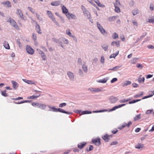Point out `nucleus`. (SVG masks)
I'll list each match as a JSON object with an SVG mask.
<instances>
[{"mask_svg":"<svg viewBox=\"0 0 154 154\" xmlns=\"http://www.w3.org/2000/svg\"><path fill=\"white\" fill-rule=\"evenodd\" d=\"M48 106L49 108L51 109L48 110L49 111H53L54 112H60L65 113L68 115L72 114V112L66 111L60 108H57L51 106L50 105H48Z\"/></svg>","mask_w":154,"mask_h":154,"instance_id":"nucleus-1","label":"nucleus"},{"mask_svg":"<svg viewBox=\"0 0 154 154\" xmlns=\"http://www.w3.org/2000/svg\"><path fill=\"white\" fill-rule=\"evenodd\" d=\"M48 106L49 108L51 109L48 110L49 111H53L54 112H60L65 113L68 115L72 114V112L66 111L60 108H57L51 106L50 105H48Z\"/></svg>","mask_w":154,"mask_h":154,"instance_id":"nucleus-2","label":"nucleus"},{"mask_svg":"<svg viewBox=\"0 0 154 154\" xmlns=\"http://www.w3.org/2000/svg\"><path fill=\"white\" fill-rule=\"evenodd\" d=\"M48 106L49 108L51 109L48 110L49 111H53L54 112H60L65 113L68 115L72 114V112L66 111L60 108H57L51 106L50 105H48Z\"/></svg>","mask_w":154,"mask_h":154,"instance_id":"nucleus-3","label":"nucleus"},{"mask_svg":"<svg viewBox=\"0 0 154 154\" xmlns=\"http://www.w3.org/2000/svg\"><path fill=\"white\" fill-rule=\"evenodd\" d=\"M32 105L33 106H36L42 110H45L47 108V105L45 104L38 103L33 102Z\"/></svg>","mask_w":154,"mask_h":154,"instance_id":"nucleus-4","label":"nucleus"},{"mask_svg":"<svg viewBox=\"0 0 154 154\" xmlns=\"http://www.w3.org/2000/svg\"><path fill=\"white\" fill-rule=\"evenodd\" d=\"M9 20H10L8 21L7 22L10 23L11 24L17 29L19 30L20 28L14 20L11 18H10Z\"/></svg>","mask_w":154,"mask_h":154,"instance_id":"nucleus-5","label":"nucleus"},{"mask_svg":"<svg viewBox=\"0 0 154 154\" xmlns=\"http://www.w3.org/2000/svg\"><path fill=\"white\" fill-rule=\"evenodd\" d=\"M97 26L98 28L100 31V32L103 35L106 36L107 35V33L105 30L103 28L100 24L98 22H97Z\"/></svg>","mask_w":154,"mask_h":154,"instance_id":"nucleus-6","label":"nucleus"},{"mask_svg":"<svg viewBox=\"0 0 154 154\" xmlns=\"http://www.w3.org/2000/svg\"><path fill=\"white\" fill-rule=\"evenodd\" d=\"M112 137V135H108L107 134H106L102 137V138L106 142H108L109 141L110 138Z\"/></svg>","mask_w":154,"mask_h":154,"instance_id":"nucleus-7","label":"nucleus"},{"mask_svg":"<svg viewBox=\"0 0 154 154\" xmlns=\"http://www.w3.org/2000/svg\"><path fill=\"white\" fill-rule=\"evenodd\" d=\"M92 142L97 146H99L101 144L100 139L98 137L93 139Z\"/></svg>","mask_w":154,"mask_h":154,"instance_id":"nucleus-8","label":"nucleus"},{"mask_svg":"<svg viewBox=\"0 0 154 154\" xmlns=\"http://www.w3.org/2000/svg\"><path fill=\"white\" fill-rule=\"evenodd\" d=\"M27 52L30 54H33L34 52V50L29 45H27L26 47Z\"/></svg>","mask_w":154,"mask_h":154,"instance_id":"nucleus-9","label":"nucleus"},{"mask_svg":"<svg viewBox=\"0 0 154 154\" xmlns=\"http://www.w3.org/2000/svg\"><path fill=\"white\" fill-rule=\"evenodd\" d=\"M82 10L84 15L87 17L88 19H89L91 18V14L89 11L86 9V8L83 9L82 8Z\"/></svg>","mask_w":154,"mask_h":154,"instance_id":"nucleus-10","label":"nucleus"},{"mask_svg":"<svg viewBox=\"0 0 154 154\" xmlns=\"http://www.w3.org/2000/svg\"><path fill=\"white\" fill-rule=\"evenodd\" d=\"M118 100L117 97L112 96L110 97L109 98V100L111 103H114L117 101Z\"/></svg>","mask_w":154,"mask_h":154,"instance_id":"nucleus-11","label":"nucleus"},{"mask_svg":"<svg viewBox=\"0 0 154 154\" xmlns=\"http://www.w3.org/2000/svg\"><path fill=\"white\" fill-rule=\"evenodd\" d=\"M67 75L71 81H73L74 79V75L73 73L70 72H67Z\"/></svg>","mask_w":154,"mask_h":154,"instance_id":"nucleus-12","label":"nucleus"},{"mask_svg":"<svg viewBox=\"0 0 154 154\" xmlns=\"http://www.w3.org/2000/svg\"><path fill=\"white\" fill-rule=\"evenodd\" d=\"M88 90H90L91 92H100L102 91L101 89L98 88H89Z\"/></svg>","mask_w":154,"mask_h":154,"instance_id":"nucleus-13","label":"nucleus"},{"mask_svg":"<svg viewBox=\"0 0 154 154\" xmlns=\"http://www.w3.org/2000/svg\"><path fill=\"white\" fill-rule=\"evenodd\" d=\"M16 13L21 18H22L23 20H26L23 17V15L22 12L20 10L17 9V10Z\"/></svg>","mask_w":154,"mask_h":154,"instance_id":"nucleus-14","label":"nucleus"},{"mask_svg":"<svg viewBox=\"0 0 154 154\" xmlns=\"http://www.w3.org/2000/svg\"><path fill=\"white\" fill-rule=\"evenodd\" d=\"M86 143L85 142H83V143H81L78 145V147L80 149H82L86 145Z\"/></svg>","mask_w":154,"mask_h":154,"instance_id":"nucleus-15","label":"nucleus"},{"mask_svg":"<svg viewBox=\"0 0 154 154\" xmlns=\"http://www.w3.org/2000/svg\"><path fill=\"white\" fill-rule=\"evenodd\" d=\"M11 82L13 84L12 87L14 89H16L18 87V84L16 82L14 81H12Z\"/></svg>","mask_w":154,"mask_h":154,"instance_id":"nucleus-16","label":"nucleus"},{"mask_svg":"<svg viewBox=\"0 0 154 154\" xmlns=\"http://www.w3.org/2000/svg\"><path fill=\"white\" fill-rule=\"evenodd\" d=\"M35 29L37 32L39 34H42V32H41L40 26L39 25L37 24L35 27Z\"/></svg>","mask_w":154,"mask_h":154,"instance_id":"nucleus-17","label":"nucleus"},{"mask_svg":"<svg viewBox=\"0 0 154 154\" xmlns=\"http://www.w3.org/2000/svg\"><path fill=\"white\" fill-rule=\"evenodd\" d=\"M118 17L117 16H113L112 17H110L108 18V20L109 21H114Z\"/></svg>","mask_w":154,"mask_h":154,"instance_id":"nucleus-18","label":"nucleus"},{"mask_svg":"<svg viewBox=\"0 0 154 154\" xmlns=\"http://www.w3.org/2000/svg\"><path fill=\"white\" fill-rule=\"evenodd\" d=\"M101 47L105 51H106L108 49V45L106 44H102Z\"/></svg>","mask_w":154,"mask_h":154,"instance_id":"nucleus-19","label":"nucleus"},{"mask_svg":"<svg viewBox=\"0 0 154 154\" xmlns=\"http://www.w3.org/2000/svg\"><path fill=\"white\" fill-rule=\"evenodd\" d=\"M51 5L52 6H57L60 5V2L59 1H56L52 2Z\"/></svg>","mask_w":154,"mask_h":154,"instance_id":"nucleus-20","label":"nucleus"},{"mask_svg":"<svg viewBox=\"0 0 154 154\" xmlns=\"http://www.w3.org/2000/svg\"><path fill=\"white\" fill-rule=\"evenodd\" d=\"M47 13L48 17L51 18L52 20L53 19V18H54V16L51 11H47Z\"/></svg>","mask_w":154,"mask_h":154,"instance_id":"nucleus-21","label":"nucleus"},{"mask_svg":"<svg viewBox=\"0 0 154 154\" xmlns=\"http://www.w3.org/2000/svg\"><path fill=\"white\" fill-rule=\"evenodd\" d=\"M23 81L29 84H35V83L33 81L26 79H23Z\"/></svg>","mask_w":154,"mask_h":154,"instance_id":"nucleus-22","label":"nucleus"},{"mask_svg":"<svg viewBox=\"0 0 154 154\" xmlns=\"http://www.w3.org/2000/svg\"><path fill=\"white\" fill-rule=\"evenodd\" d=\"M63 13L64 14H67L68 12V10L66 8L64 5H63L62 7Z\"/></svg>","mask_w":154,"mask_h":154,"instance_id":"nucleus-23","label":"nucleus"},{"mask_svg":"<svg viewBox=\"0 0 154 154\" xmlns=\"http://www.w3.org/2000/svg\"><path fill=\"white\" fill-rule=\"evenodd\" d=\"M108 80L107 78H104L102 79L99 80L98 81V82L99 83H106Z\"/></svg>","mask_w":154,"mask_h":154,"instance_id":"nucleus-24","label":"nucleus"},{"mask_svg":"<svg viewBox=\"0 0 154 154\" xmlns=\"http://www.w3.org/2000/svg\"><path fill=\"white\" fill-rule=\"evenodd\" d=\"M144 147V145L140 143H137L135 146V148L137 149H140Z\"/></svg>","mask_w":154,"mask_h":154,"instance_id":"nucleus-25","label":"nucleus"},{"mask_svg":"<svg viewBox=\"0 0 154 154\" xmlns=\"http://www.w3.org/2000/svg\"><path fill=\"white\" fill-rule=\"evenodd\" d=\"M82 68L84 72L87 73L88 72V67L87 66L83 64L82 66Z\"/></svg>","mask_w":154,"mask_h":154,"instance_id":"nucleus-26","label":"nucleus"},{"mask_svg":"<svg viewBox=\"0 0 154 154\" xmlns=\"http://www.w3.org/2000/svg\"><path fill=\"white\" fill-rule=\"evenodd\" d=\"M138 59V58L137 57H135L133 58L132 59L131 61V63L132 64H135L137 62V60Z\"/></svg>","mask_w":154,"mask_h":154,"instance_id":"nucleus-27","label":"nucleus"},{"mask_svg":"<svg viewBox=\"0 0 154 154\" xmlns=\"http://www.w3.org/2000/svg\"><path fill=\"white\" fill-rule=\"evenodd\" d=\"M3 4L5 5L8 8H9L11 6L10 2L9 1H7L5 2H3Z\"/></svg>","mask_w":154,"mask_h":154,"instance_id":"nucleus-28","label":"nucleus"},{"mask_svg":"<svg viewBox=\"0 0 154 154\" xmlns=\"http://www.w3.org/2000/svg\"><path fill=\"white\" fill-rule=\"evenodd\" d=\"M41 95L40 94H39L38 95H32L30 97H27V99H35L37 98V97H38Z\"/></svg>","mask_w":154,"mask_h":154,"instance_id":"nucleus-29","label":"nucleus"},{"mask_svg":"<svg viewBox=\"0 0 154 154\" xmlns=\"http://www.w3.org/2000/svg\"><path fill=\"white\" fill-rule=\"evenodd\" d=\"M132 13L134 15H135L139 13V11L137 9L134 10L132 11Z\"/></svg>","mask_w":154,"mask_h":154,"instance_id":"nucleus-30","label":"nucleus"},{"mask_svg":"<svg viewBox=\"0 0 154 154\" xmlns=\"http://www.w3.org/2000/svg\"><path fill=\"white\" fill-rule=\"evenodd\" d=\"M117 5L116 4H114V6L115 7V11L117 13H119L120 12V10L119 8L117 7Z\"/></svg>","mask_w":154,"mask_h":154,"instance_id":"nucleus-31","label":"nucleus"},{"mask_svg":"<svg viewBox=\"0 0 154 154\" xmlns=\"http://www.w3.org/2000/svg\"><path fill=\"white\" fill-rule=\"evenodd\" d=\"M1 94L2 95L4 96V97H7L8 96V94L6 93V91L5 90L4 91H1Z\"/></svg>","mask_w":154,"mask_h":154,"instance_id":"nucleus-32","label":"nucleus"},{"mask_svg":"<svg viewBox=\"0 0 154 154\" xmlns=\"http://www.w3.org/2000/svg\"><path fill=\"white\" fill-rule=\"evenodd\" d=\"M31 102L29 100H23V101H21L20 102H18L17 103H16L15 102H14V103L16 104H20L21 103H26V102Z\"/></svg>","mask_w":154,"mask_h":154,"instance_id":"nucleus-33","label":"nucleus"},{"mask_svg":"<svg viewBox=\"0 0 154 154\" xmlns=\"http://www.w3.org/2000/svg\"><path fill=\"white\" fill-rule=\"evenodd\" d=\"M61 40L63 41L64 44H67L69 43V41L68 40L66 39L65 38H61Z\"/></svg>","mask_w":154,"mask_h":154,"instance_id":"nucleus-34","label":"nucleus"},{"mask_svg":"<svg viewBox=\"0 0 154 154\" xmlns=\"http://www.w3.org/2000/svg\"><path fill=\"white\" fill-rule=\"evenodd\" d=\"M131 99L130 98L127 100L124 99L123 100H120L119 102L120 103H125L128 102L129 101L131 100Z\"/></svg>","mask_w":154,"mask_h":154,"instance_id":"nucleus-35","label":"nucleus"},{"mask_svg":"<svg viewBox=\"0 0 154 154\" xmlns=\"http://www.w3.org/2000/svg\"><path fill=\"white\" fill-rule=\"evenodd\" d=\"M119 52L118 51L115 54H113L109 56V58H115V57L117 56L119 54Z\"/></svg>","mask_w":154,"mask_h":154,"instance_id":"nucleus-36","label":"nucleus"},{"mask_svg":"<svg viewBox=\"0 0 154 154\" xmlns=\"http://www.w3.org/2000/svg\"><path fill=\"white\" fill-rule=\"evenodd\" d=\"M92 113L91 111H82V114H91Z\"/></svg>","mask_w":154,"mask_h":154,"instance_id":"nucleus-37","label":"nucleus"},{"mask_svg":"<svg viewBox=\"0 0 154 154\" xmlns=\"http://www.w3.org/2000/svg\"><path fill=\"white\" fill-rule=\"evenodd\" d=\"M95 2L97 4L98 6L100 7H103L104 6L103 5L100 3L98 0H97Z\"/></svg>","mask_w":154,"mask_h":154,"instance_id":"nucleus-38","label":"nucleus"},{"mask_svg":"<svg viewBox=\"0 0 154 154\" xmlns=\"http://www.w3.org/2000/svg\"><path fill=\"white\" fill-rule=\"evenodd\" d=\"M141 100V99L133 100L131 101H129V103L130 104H131L132 103H135L139 101H140Z\"/></svg>","mask_w":154,"mask_h":154,"instance_id":"nucleus-39","label":"nucleus"},{"mask_svg":"<svg viewBox=\"0 0 154 154\" xmlns=\"http://www.w3.org/2000/svg\"><path fill=\"white\" fill-rule=\"evenodd\" d=\"M118 35L116 33L114 32L113 33L112 36V38L113 39H115L117 38H118Z\"/></svg>","mask_w":154,"mask_h":154,"instance_id":"nucleus-40","label":"nucleus"},{"mask_svg":"<svg viewBox=\"0 0 154 154\" xmlns=\"http://www.w3.org/2000/svg\"><path fill=\"white\" fill-rule=\"evenodd\" d=\"M141 118L140 117V114H139L136 116L134 118V121L138 120Z\"/></svg>","mask_w":154,"mask_h":154,"instance_id":"nucleus-41","label":"nucleus"},{"mask_svg":"<svg viewBox=\"0 0 154 154\" xmlns=\"http://www.w3.org/2000/svg\"><path fill=\"white\" fill-rule=\"evenodd\" d=\"M145 80V78L144 77H143L142 78H139L138 79V81L139 83H141L142 82L143 83Z\"/></svg>","mask_w":154,"mask_h":154,"instance_id":"nucleus-42","label":"nucleus"},{"mask_svg":"<svg viewBox=\"0 0 154 154\" xmlns=\"http://www.w3.org/2000/svg\"><path fill=\"white\" fill-rule=\"evenodd\" d=\"M94 148L93 146L92 145H90L89 149H88V148H86V151L87 152H89L92 150Z\"/></svg>","mask_w":154,"mask_h":154,"instance_id":"nucleus-43","label":"nucleus"},{"mask_svg":"<svg viewBox=\"0 0 154 154\" xmlns=\"http://www.w3.org/2000/svg\"><path fill=\"white\" fill-rule=\"evenodd\" d=\"M131 81H126L123 85V86H127L130 85L131 84Z\"/></svg>","mask_w":154,"mask_h":154,"instance_id":"nucleus-44","label":"nucleus"},{"mask_svg":"<svg viewBox=\"0 0 154 154\" xmlns=\"http://www.w3.org/2000/svg\"><path fill=\"white\" fill-rule=\"evenodd\" d=\"M136 67L140 69H142L143 67V65L140 63H137L136 65Z\"/></svg>","mask_w":154,"mask_h":154,"instance_id":"nucleus-45","label":"nucleus"},{"mask_svg":"<svg viewBox=\"0 0 154 154\" xmlns=\"http://www.w3.org/2000/svg\"><path fill=\"white\" fill-rule=\"evenodd\" d=\"M4 45L5 48L8 49H10V46L8 44L5 43H4Z\"/></svg>","mask_w":154,"mask_h":154,"instance_id":"nucleus-46","label":"nucleus"},{"mask_svg":"<svg viewBox=\"0 0 154 154\" xmlns=\"http://www.w3.org/2000/svg\"><path fill=\"white\" fill-rule=\"evenodd\" d=\"M79 73L80 76L83 77L84 76V74L81 69H80L79 70Z\"/></svg>","mask_w":154,"mask_h":154,"instance_id":"nucleus-47","label":"nucleus"},{"mask_svg":"<svg viewBox=\"0 0 154 154\" xmlns=\"http://www.w3.org/2000/svg\"><path fill=\"white\" fill-rule=\"evenodd\" d=\"M100 62L103 64L104 63V57L103 56H102L100 58Z\"/></svg>","mask_w":154,"mask_h":154,"instance_id":"nucleus-48","label":"nucleus"},{"mask_svg":"<svg viewBox=\"0 0 154 154\" xmlns=\"http://www.w3.org/2000/svg\"><path fill=\"white\" fill-rule=\"evenodd\" d=\"M52 20L54 23L58 26H60V25L57 22L55 18H53Z\"/></svg>","mask_w":154,"mask_h":154,"instance_id":"nucleus-49","label":"nucleus"},{"mask_svg":"<svg viewBox=\"0 0 154 154\" xmlns=\"http://www.w3.org/2000/svg\"><path fill=\"white\" fill-rule=\"evenodd\" d=\"M17 44H18L19 47L21 48L22 47V45L20 42V40L19 39H17Z\"/></svg>","mask_w":154,"mask_h":154,"instance_id":"nucleus-50","label":"nucleus"},{"mask_svg":"<svg viewBox=\"0 0 154 154\" xmlns=\"http://www.w3.org/2000/svg\"><path fill=\"white\" fill-rule=\"evenodd\" d=\"M66 103H62L60 104L59 105V107H63V106H66Z\"/></svg>","mask_w":154,"mask_h":154,"instance_id":"nucleus-51","label":"nucleus"},{"mask_svg":"<svg viewBox=\"0 0 154 154\" xmlns=\"http://www.w3.org/2000/svg\"><path fill=\"white\" fill-rule=\"evenodd\" d=\"M87 1L89 2L92 5H94V7L96 6L95 4L94 3L93 0H87Z\"/></svg>","mask_w":154,"mask_h":154,"instance_id":"nucleus-52","label":"nucleus"},{"mask_svg":"<svg viewBox=\"0 0 154 154\" xmlns=\"http://www.w3.org/2000/svg\"><path fill=\"white\" fill-rule=\"evenodd\" d=\"M35 14L37 19L40 20H42V19L40 18V15L37 13H35Z\"/></svg>","mask_w":154,"mask_h":154,"instance_id":"nucleus-53","label":"nucleus"},{"mask_svg":"<svg viewBox=\"0 0 154 154\" xmlns=\"http://www.w3.org/2000/svg\"><path fill=\"white\" fill-rule=\"evenodd\" d=\"M118 142L117 141H114L110 143V145L111 146L116 145L117 144H118Z\"/></svg>","mask_w":154,"mask_h":154,"instance_id":"nucleus-54","label":"nucleus"},{"mask_svg":"<svg viewBox=\"0 0 154 154\" xmlns=\"http://www.w3.org/2000/svg\"><path fill=\"white\" fill-rule=\"evenodd\" d=\"M154 5L152 3H151L150 5V9L151 11H152L154 10Z\"/></svg>","mask_w":154,"mask_h":154,"instance_id":"nucleus-55","label":"nucleus"},{"mask_svg":"<svg viewBox=\"0 0 154 154\" xmlns=\"http://www.w3.org/2000/svg\"><path fill=\"white\" fill-rule=\"evenodd\" d=\"M148 22L149 23H152L153 24L154 23V18L149 19V20Z\"/></svg>","mask_w":154,"mask_h":154,"instance_id":"nucleus-56","label":"nucleus"},{"mask_svg":"<svg viewBox=\"0 0 154 154\" xmlns=\"http://www.w3.org/2000/svg\"><path fill=\"white\" fill-rule=\"evenodd\" d=\"M32 38L34 41H35L37 39V36L36 35L35 33H33L32 34Z\"/></svg>","mask_w":154,"mask_h":154,"instance_id":"nucleus-57","label":"nucleus"},{"mask_svg":"<svg viewBox=\"0 0 154 154\" xmlns=\"http://www.w3.org/2000/svg\"><path fill=\"white\" fill-rule=\"evenodd\" d=\"M132 124V122H128V124H127L126 123H124L125 125L126 126H127L128 127H129L130 125H131Z\"/></svg>","mask_w":154,"mask_h":154,"instance_id":"nucleus-58","label":"nucleus"},{"mask_svg":"<svg viewBox=\"0 0 154 154\" xmlns=\"http://www.w3.org/2000/svg\"><path fill=\"white\" fill-rule=\"evenodd\" d=\"M28 8L29 10L30 11H31L32 13L35 14L34 11L30 7H28Z\"/></svg>","mask_w":154,"mask_h":154,"instance_id":"nucleus-59","label":"nucleus"},{"mask_svg":"<svg viewBox=\"0 0 154 154\" xmlns=\"http://www.w3.org/2000/svg\"><path fill=\"white\" fill-rule=\"evenodd\" d=\"M70 17L72 19H75L76 18V16L72 14H70Z\"/></svg>","mask_w":154,"mask_h":154,"instance_id":"nucleus-60","label":"nucleus"},{"mask_svg":"<svg viewBox=\"0 0 154 154\" xmlns=\"http://www.w3.org/2000/svg\"><path fill=\"white\" fill-rule=\"evenodd\" d=\"M42 57V59L43 60H46V55H45L44 53H42V54L41 55Z\"/></svg>","mask_w":154,"mask_h":154,"instance_id":"nucleus-61","label":"nucleus"},{"mask_svg":"<svg viewBox=\"0 0 154 154\" xmlns=\"http://www.w3.org/2000/svg\"><path fill=\"white\" fill-rule=\"evenodd\" d=\"M117 80V79L116 78H114L112 79L111 80V83H113L116 82Z\"/></svg>","mask_w":154,"mask_h":154,"instance_id":"nucleus-62","label":"nucleus"},{"mask_svg":"<svg viewBox=\"0 0 154 154\" xmlns=\"http://www.w3.org/2000/svg\"><path fill=\"white\" fill-rule=\"evenodd\" d=\"M78 63L80 65H82V59L80 58H79L78 59Z\"/></svg>","mask_w":154,"mask_h":154,"instance_id":"nucleus-63","label":"nucleus"},{"mask_svg":"<svg viewBox=\"0 0 154 154\" xmlns=\"http://www.w3.org/2000/svg\"><path fill=\"white\" fill-rule=\"evenodd\" d=\"M147 47L149 49H154V46L152 45H149L147 46Z\"/></svg>","mask_w":154,"mask_h":154,"instance_id":"nucleus-64","label":"nucleus"}]
</instances>
